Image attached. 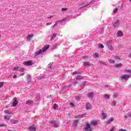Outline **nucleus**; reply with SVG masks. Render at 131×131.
I'll use <instances>...</instances> for the list:
<instances>
[{
    "mask_svg": "<svg viewBox=\"0 0 131 131\" xmlns=\"http://www.w3.org/2000/svg\"><path fill=\"white\" fill-rule=\"evenodd\" d=\"M49 48L50 45H46L43 48L39 49L38 51L35 52V57H37V56H39L40 54H42V53H45V52H47V51L49 50Z\"/></svg>",
    "mask_w": 131,
    "mask_h": 131,
    "instance_id": "nucleus-1",
    "label": "nucleus"
},
{
    "mask_svg": "<svg viewBox=\"0 0 131 131\" xmlns=\"http://www.w3.org/2000/svg\"><path fill=\"white\" fill-rule=\"evenodd\" d=\"M124 71L125 72H126V73H129V74H124L122 75L121 76V79L124 80H128V78H130V77H131V70L125 69Z\"/></svg>",
    "mask_w": 131,
    "mask_h": 131,
    "instance_id": "nucleus-2",
    "label": "nucleus"
},
{
    "mask_svg": "<svg viewBox=\"0 0 131 131\" xmlns=\"http://www.w3.org/2000/svg\"><path fill=\"white\" fill-rule=\"evenodd\" d=\"M79 122V120H75L72 124V126H73L74 129H76L77 128V125H78V123Z\"/></svg>",
    "mask_w": 131,
    "mask_h": 131,
    "instance_id": "nucleus-3",
    "label": "nucleus"
},
{
    "mask_svg": "<svg viewBox=\"0 0 131 131\" xmlns=\"http://www.w3.org/2000/svg\"><path fill=\"white\" fill-rule=\"evenodd\" d=\"M85 131H93V130L92 129V126H91V124L90 123H86V126L85 127Z\"/></svg>",
    "mask_w": 131,
    "mask_h": 131,
    "instance_id": "nucleus-4",
    "label": "nucleus"
},
{
    "mask_svg": "<svg viewBox=\"0 0 131 131\" xmlns=\"http://www.w3.org/2000/svg\"><path fill=\"white\" fill-rule=\"evenodd\" d=\"M23 64L25 66H31L33 64V62H32V60H29L24 62Z\"/></svg>",
    "mask_w": 131,
    "mask_h": 131,
    "instance_id": "nucleus-5",
    "label": "nucleus"
},
{
    "mask_svg": "<svg viewBox=\"0 0 131 131\" xmlns=\"http://www.w3.org/2000/svg\"><path fill=\"white\" fill-rule=\"evenodd\" d=\"M29 130L30 131H36V126L35 124H33L29 127Z\"/></svg>",
    "mask_w": 131,
    "mask_h": 131,
    "instance_id": "nucleus-6",
    "label": "nucleus"
},
{
    "mask_svg": "<svg viewBox=\"0 0 131 131\" xmlns=\"http://www.w3.org/2000/svg\"><path fill=\"white\" fill-rule=\"evenodd\" d=\"M49 123H51V124H53V127H59V124L56 123L55 121H49Z\"/></svg>",
    "mask_w": 131,
    "mask_h": 131,
    "instance_id": "nucleus-7",
    "label": "nucleus"
},
{
    "mask_svg": "<svg viewBox=\"0 0 131 131\" xmlns=\"http://www.w3.org/2000/svg\"><path fill=\"white\" fill-rule=\"evenodd\" d=\"M99 122V120H93L91 122V125H93V126H96V125H98Z\"/></svg>",
    "mask_w": 131,
    "mask_h": 131,
    "instance_id": "nucleus-8",
    "label": "nucleus"
},
{
    "mask_svg": "<svg viewBox=\"0 0 131 131\" xmlns=\"http://www.w3.org/2000/svg\"><path fill=\"white\" fill-rule=\"evenodd\" d=\"M113 58L114 59V60H115L116 61H117L118 62V61H120V60H121V59L120 58V57H119L118 56V54H115L113 56Z\"/></svg>",
    "mask_w": 131,
    "mask_h": 131,
    "instance_id": "nucleus-9",
    "label": "nucleus"
},
{
    "mask_svg": "<svg viewBox=\"0 0 131 131\" xmlns=\"http://www.w3.org/2000/svg\"><path fill=\"white\" fill-rule=\"evenodd\" d=\"M117 37H122V36H123V32L120 30H118L117 33Z\"/></svg>",
    "mask_w": 131,
    "mask_h": 131,
    "instance_id": "nucleus-10",
    "label": "nucleus"
},
{
    "mask_svg": "<svg viewBox=\"0 0 131 131\" xmlns=\"http://www.w3.org/2000/svg\"><path fill=\"white\" fill-rule=\"evenodd\" d=\"M120 24V21H119V20H117L115 21L114 24L113 25L114 28H116V27H118V25Z\"/></svg>",
    "mask_w": 131,
    "mask_h": 131,
    "instance_id": "nucleus-11",
    "label": "nucleus"
},
{
    "mask_svg": "<svg viewBox=\"0 0 131 131\" xmlns=\"http://www.w3.org/2000/svg\"><path fill=\"white\" fill-rule=\"evenodd\" d=\"M106 45H107L108 49H109V50H110L111 51H113V48L112 47V45H111V44L110 43V41H107L106 42Z\"/></svg>",
    "mask_w": 131,
    "mask_h": 131,
    "instance_id": "nucleus-12",
    "label": "nucleus"
},
{
    "mask_svg": "<svg viewBox=\"0 0 131 131\" xmlns=\"http://www.w3.org/2000/svg\"><path fill=\"white\" fill-rule=\"evenodd\" d=\"M18 101L16 100L15 98H13V101L12 102V107H16L18 105Z\"/></svg>",
    "mask_w": 131,
    "mask_h": 131,
    "instance_id": "nucleus-13",
    "label": "nucleus"
},
{
    "mask_svg": "<svg viewBox=\"0 0 131 131\" xmlns=\"http://www.w3.org/2000/svg\"><path fill=\"white\" fill-rule=\"evenodd\" d=\"M32 37H33V34H29L27 37V39L28 41H30Z\"/></svg>",
    "mask_w": 131,
    "mask_h": 131,
    "instance_id": "nucleus-14",
    "label": "nucleus"
},
{
    "mask_svg": "<svg viewBox=\"0 0 131 131\" xmlns=\"http://www.w3.org/2000/svg\"><path fill=\"white\" fill-rule=\"evenodd\" d=\"M85 116H86V114H83L81 115H79L78 116H76V118H82V117H84Z\"/></svg>",
    "mask_w": 131,
    "mask_h": 131,
    "instance_id": "nucleus-15",
    "label": "nucleus"
},
{
    "mask_svg": "<svg viewBox=\"0 0 131 131\" xmlns=\"http://www.w3.org/2000/svg\"><path fill=\"white\" fill-rule=\"evenodd\" d=\"M84 65L85 67H89V66H92V64L89 61L84 62Z\"/></svg>",
    "mask_w": 131,
    "mask_h": 131,
    "instance_id": "nucleus-16",
    "label": "nucleus"
},
{
    "mask_svg": "<svg viewBox=\"0 0 131 131\" xmlns=\"http://www.w3.org/2000/svg\"><path fill=\"white\" fill-rule=\"evenodd\" d=\"M92 104H91L90 103H88L86 104V109L87 110H90V109H91Z\"/></svg>",
    "mask_w": 131,
    "mask_h": 131,
    "instance_id": "nucleus-17",
    "label": "nucleus"
},
{
    "mask_svg": "<svg viewBox=\"0 0 131 131\" xmlns=\"http://www.w3.org/2000/svg\"><path fill=\"white\" fill-rule=\"evenodd\" d=\"M27 81L28 83H30L31 81V76L30 75H28Z\"/></svg>",
    "mask_w": 131,
    "mask_h": 131,
    "instance_id": "nucleus-18",
    "label": "nucleus"
},
{
    "mask_svg": "<svg viewBox=\"0 0 131 131\" xmlns=\"http://www.w3.org/2000/svg\"><path fill=\"white\" fill-rule=\"evenodd\" d=\"M115 68H119L120 67H122V63H117L115 66Z\"/></svg>",
    "mask_w": 131,
    "mask_h": 131,
    "instance_id": "nucleus-19",
    "label": "nucleus"
},
{
    "mask_svg": "<svg viewBox=\"0 0 131 131\" xmlns=\"http://www.w3.org/2000/svg\"><path fill=\"white\" fill-rule=\"evenodd\" d=\"M86 82H88L86 81H83L82 83L80 85V86L83 89L84 88V85H85Z\"/></svg>",
    "mask_w": 131,
    "mask_h": 131,
    "instance_id": "nucleus-20",
    "label": "nucleus"
},
{
    "mask_svg": "<svg viewBox=\"0 0 131 131\" xmlns=\"http://www.w3.org/2000/svg\"><path fill=\"white\" fill-rule=\"evenodd\" d=\"M93 97H94V93L93 92L89 93L88 94V98H91V99H93Z\"/></svg>",
    "mask_w": 131,
    "mask_h": 131,
    "instance_id": "nucleus-21",
    "label": "nucleus"
},
{
    "mask_svg": "<svg viewBox=\"0 0 131 131\" xmlns=\"http://www.w3.org/2000/svg\"><path fill=\"white\" fill-rule=\"evenodd\" d=\"M102 116L104 119L107 118V116H108V115L107 114H105V113L103 112L101 114Z\"/></svg>",
    "mask_w": 131,
    "mask_h": 131,
    "instance_id": "nucleus-22",
    "label": "nucleus"
},
{
    "mask_svg": "<svg viewBox=\"0 0 131 131\" xmlns=\"http://www.w3.org/2000/svg\"><path fill=\"white\" fill-rule=\"evenodd\" d=\"M11 117H12V116H8V115H6L4 117L5 119H6V120H10V119H11Z\"/></svg>",
    "mask_w": 131,
    "mask_h": 131,
    "instance_id": "nucleus-23",
    "label": "nucleus"
},
{
    "mask_svg": "<svg viewBox=\"0 0 131 131\" xmlns=\"http://www.w3.org/2000/svg\"><path fill=\"white\" fill-rule=\"evenodd\" d=\"M82 78H83V77H82V76H81V75H78L76 77V80H79V79H82Z\"/></svg>",
    "mask_w": 131,
    "mask_h": 131,
    "instance_id": "nucleus-24",
    "label": "nucleus"
},
{
    "mask_svg": "<svg viewBox=\"0 0 131 131\" xmlns=\"http://www.w3.org/2000/svg\"><path fill=\"white\" fill-rule=\"evenodd\" d=\"M56 36H57V34H56V33L53 34L51 37V40H54V39L56 38Z\"/></svg>",
    "mask_w": 131,
    "mask_h": 131,
    "instance_id": "nucleus-25",
    "label": "nucleus"
},
{
    "mask_svg": "<svg viewBox=\"0 0 131 131\" xmlns=\"http://www.w3.org/2000/svg\"><path fill=\"white\" fill-rule=\"evenodd\" d=\"M81 7L79 8L80 10H81V9H82V8H85V7H88V6H86V5H85L84 3H82V5H81Z\"/></svg>",
    "mask_w": 131,
    "mask_h": 131,
    "instance_id": "nucleus-26",
    "label": "nucleus"
},
{
    "mask_svg": "<svg viewBox=\"0 0 131 131\" xmlns=\"http://www.w3.org/2000/svg\"><path fill=\"white\" fill-rule=\"evenodd\" d=\"M57 107H58V104H57L56 103H54L53 104L52 108L54 109V110H56Z\"/></svg>",
    "mask_w": 131,
    "mask_h": 131,
    "instance_id": "nucleus-27",
    "label": "nucleus"
},
{
    "mask_svg": "<svg viewBox=\"0 0 131 131\" xmlns=\"http://www.w3.org/2000/svg\"><path fill=\"white\" fill-rule=\"evenodd\" d=\"M33 102V101H31L30 100H28L26 102V105H30Z\"/></svg>",
    "mask_w": 131,
    "mask_h": 131,
    "instance_id": "nucleus-28",
    "label": "nucleus"
},
{
    "mask_svg": "<svg viewBox=\"0 0 131 131\" xmlns=\"http://www.w3.org/2000/svg\"><path fill=\"white\" fill-rule=\"evenodd\" d=\"M57 47H58V45L57 44H54L52 48H51L52 50H55V49H57Z\"/></svg>",
    "mask_w": 131,
    "mask_h": 131,
    "instance_id": "nucleus-29",
    "label": "nucleus"
},
{
    "mask_svg": "<svg viewBox=\"0 0 131 131\" xmlns=\"http://www.w3.org/2000/svg\"><path fill=\"white\" fill-rule=\"evenodd\" d=\"M94 4H95V0H92L89 3V4L86 5V6H90V5H94Z\"/></svg>",
    "mask_w": 131,
    "mask_h": 131,
    "instance_id": "nucleus-30",
    "label": "nucleus"
},
{
    "mask_svg": "<svg viewBox=\"0 0 131 131\" xmlns=\"http://www.w3.org/2000/svg\"><path fill=\"white\" fill-rule=\"evenodd\" d=\"M104 99H108L110 98V96L108 94H105L104 95Z\"/></svg>",
    "mask_w": 131,
    "mask_h": 131,
    "instance_id": "nucleus-31",
    "label": "nucleus"
},
{
    "mask_svg": "<svg viewBox=\"0 0 131 131\" xmlns=\"http://www.w3.org/2000/svg\"><path fill=\"white\" fill-rule=\"evenodd\" d=\"M10 122H11L12 123H13V124H16V123H17V120H10Z\"/></svg>",
    "mask_w": 131,
    "mask_h": 131,
    "instance_id": "nucleus-32",
    "label": "nucleus"
},
{
    "mask_svg": "<svg viewBox=\"0 0 131 131\" xmlns=\"http://www.w3.org/2000/svg\"><path fill=\"white\" fill-rule=\"evenodd\" d=\"M108 62H110L112 64H114V63H115V60L110 59H108Z\"/></svg>",
    "mask_w": 131,
    "mask_h": 131,
    "instance_id": "nucleus-33",
    "label": "nucleus"
},
{
    "mask_svg": "<svg viewBox=\"0 0 131 131\" xmlns=\"http://www.w3.org/2000/svg\"><path fill=\"white\" fill-rule=\"evenodd\" d=\"M19 67H14L13 69V71H18L19 70Z\"/></svg>",
    "mask_w": 131,
    "mask_h": 131,
    "instance_id": "nucleus-34",
    "label": "nucleus"
},
{
    "mask_svg": "<svg viewBox=\"0 0 131 131\" xmlns=\"http://www.w3.org/2000/svg\"><path fill=\"white\" fill-rule=\"evenodd\" d=\"M80 72H77V71H76L73 73V75H74L75 74H80Z\"/></svg>",
    "mask_w": 131,
    "mask_h": 131,
    "instance_id": "nucleus-35",
    "label": "nucleus"
},
{
    "mask_svg": "<svg viewBox=\"0 0 131 131\" xmlns=\"http://www.w3.org/2000/svg\"><path fill=\"white\" fill-rule=\"evenodd\" d=\"M5 113H6V114H8V115L12 114V113L8 110H5Z\"/></svg>",
    "mask_w": 131,
    "mask_h": 131,
    "instance_id": "nucleus-36",
    "label": "nucleus"
},
{
    "mask_svg": "<svg viewBox=\"0 0 131 131\" xmlns=\"http://www.w3.org/2000/svg\"><path fill=\"white\" fill-rule=\"evenodd\" d=\"M98 48H99V49H104V45H103V44H102V43H100L99 45Z\"/></svg>",
    "mask_w": 131,
    "mask_h": 131,
    "instance_id": "nucleus-37",
    "label": "nucleus"
},
{
    "mask_svg": "<svg viewBox=\"0 0 131 131\" xmlns=\"http://www.w3.org/2000/svg\"><path fill=\"white\" fill-rule=\"evenodd\" d=\"M0 127H7V125L5 124H0Z\"/></svg>",
    "mask_w": 131,
    "mask_h": 131,
    "instance_id": "nucleus-38",
    "label": "nucleus"
},
{
    "mask_svg": "<svg viewBox=\"0 0 131 131\" xmlns=\"http://www.w3.org/2000/svg\"><path fill=\"white\" fill-rule=\"evenodd\" d=\"M18 70L21 72H24V70H25V69H24V68H20L19 69H18Z\"/></svg>",
    "mask_w": 131,
    "mask_h": 131,
    "instance_id": "nucleus-39",
    "label": "nucleus"
},
{
    "mask_svg": "<svg viewBox=\"0 0 131 131\" xmlns=\"http://www.w3.org/2000/svg\"><path fill=\"white\" fill-rule=\"evenodd\" d=\"M113 120H114V118H111L108 120V122L110 123V122H112V121H113Z\"/></svg>",
    "mask_w": 131,
    "mask_h": 131,
    "instance_id": "nucleus-40",
    "label": "nucleus"
},
{
    "mask_svg": "<svg viewBox=\"0 0 131 131\" xmlns=\"http://www.w3.org/2000/svg\"><path fill=\"white\" fill-rule=\"evenodd\" d=\"M45 78H46V76L39 77V79H40V80H43Z\"/></svg>",
    "mask_w": 131,
    "mask_h": 131,
    "instance_id": "nucleus-41",
    "label": "nucleus"
},
{
    "mask_svg": "<svg viewBox=\"0 0 131 131\" xmlns=\"http://www.w3.org/2000/svg\"><path fill=\"white\" fill-rule=\"evenodd\" d=\"M4 84H5L4 82H0V89H1V88H3V86H4Z\"/></svg>",
    "mask_w": 131,
    "mask_h": 131,
    "instance_id": "nucleus-42",
    "label": "nucleus"
},
{
    "mask_svg": "<svg viewBox=\"0 0 131 131\" xmlns=\"http://www.w3.org/2000/svg\"><path fill=\"white\" fill-rule=\"evenodd\" d=\"M118 11V8H115L113 12L114 14H116V13H117Z\"/></svg>",
    "mask_w": 131,
    "mask_h": 131,
    "instance_id": "nucleus-43",
    "label": "nucleus"
},
{
    "mask_svg": "<svg viewBox=\"0 0 131 131\" xmlns=\"http://www.w3.org/2000/svg\"><path fill=\"white\" fill-rule=\"evenodd\" d=\"M70 106H71L73 107H75V104H74V103L73 102H70Z\"/></svg>",
    "mask_w": 131,
    "mask_h": 131,
    "instance_id": "nucleus-44",
    "label": "nucleus"
},
{
    "mask_svg": "<svg viewBox=\"0 0 131 131\" xmlns=\"http://www.w3.org/2000/svg\"><path fill=\"white\" fill-rule=\"evenodd\" d=\"M94 56L96 58H99V53H94Z\"/></svg>",
    "mask_w": 131,
    "mask_h": 131,
    "instance_id": "nucleus-45",
    "label": "nucleus"
},
{
    "mask_svg": "<svg viewBox=\"0 0 131 131\" xmlns=\"http://www.w3.org/2000/svg\"><path fill=\"white\" fill-rule=\"evenodd\" d=\"M67 10H68V8H63L61 9V11H62V12H66V11H67Z\"/></svg>",
    "mask_w": 131,
    "mask_h": 131,
    "instance_id": "nucleus-46",
    "label": "nucleus"
},
{
    "mask_svg": "<svg viewBox=\"0 0 131 131\" xmlns=\"http://www.w3.org/2000/svg\"><path fill=\"white\" fill-rule=\"evenodd\" d=\"M112 105L113 106H114L115 105H116V101L114 100V101L112 102Z\"/></svg>",
    "mask_w": 131,
    "mask_h": 131,
    "instance_id": "nucleus-47",
    "label": "nucleus"
},
{
    "mask_svg": "<svg viewBox=\"0 0 131 131\" xmlns=\"http://www.w3.org/2000/svg\"><path fill=\"white\" fill-rule=\"evenodd\" d=\"M127 118H128V116L126 115L124 116V119L126 120V119H127Z\"/></svg>",
    "mask_w": 131,
    "mask_h": 131,
    "instance_id": "nucleus-48",
    "label": "nucleus"
},
{
    "mask_svg": "<svg viewBox=\"0 0 131 131\" xmlns=\"http://www.w3.org/2000/svg\"><path fill=\"white\" fill-rule=\"evenodd\" d=\"M76 98L77 100H78V101H79V100L81 99L80 96H76Z\"/></svg>",
    "mask_w": 131,
    "mask_h": 131,
    "instance_id": "nucleus-49",
    "label": "nucleus"
},
{
    "mask_svg": "<svg viewBox=\"0 0 131 131\" xmlns=\"http://www.w3.org/2000/svg\"><path fill=\"white\" fill-rule=\"evenodd\" d=\"M66 20H67V18H64L61 20H60V22H63V21H66Z\"/></svg>",
    "mask_w": 131,
    "mask_h": 131,
    "instance_id": "nucleus-50",
    "label": "nucleus"
},
{
    "mask_svg": "<svg viewBox=\"0 0 131 131\" xmlns=\"http://www.w3.org/2000/svg\"><path fill=\"white\" fill-rule=\"evenodd\" d=\"M128 118H130V119H131V113H129L128 114Z\"/></svg>",
    "mask_w": 131,
    "mask_h": 131,
    "instance_id": "nucleus-51",
    "label": "nucleus"
},
{
    "mask_svg": "<svg viewBox=\"0 0 131 131\" xmlns=\"http://www.w3.org/2000/svg\"><path fill=\"white\" fill-rule=\"evenodd\" d=\"M71 122V120H68L67 122V124H68L69 123H70Z\"/></svg>",
    "mask_w": 131,
    "mask_h": 131,
    "instance_id": "nucleus-52",
    "label": "nucleus"
},
{
    "mask_svg": "<svg viewBox=\"0 0 131 131\" xmlns=\"http://www.w3.org/2000/svg\"><path fill=\"white\" fill-rule=\"evenodd\" d=\"M52 64L53 63H50L48 66V68H51V65H52Z\"/></svg>",
    "mask_w": 131,
    "mask_h": 131,
    "instance_id": "nucleus-53",
    "label": "nucleus"
},
{
    "mask_svg": "<svg viewBox=\"0 0 131 131\" xmlns=\"http://www.w3.org/2000/svg\"><path fill=\"white\" fill-rule=\"evenodd\" d=\"M83 59H84V60H88V57L85 56L83 57Z\"/></svg>",
    "mask_w": 131,
    "mask_h": 131,
    "instance_id": "nucleus-54",
    "label": "nucleus"
},
{
    "mask_svg": "<svg viewBox=\"0 0 131 131\" xmlns=\"http://www.w3.org/2000/svg\"><path fill=\"white\" fill-rule=\"evenodd\" d=\"M119 131H126V130L121 128L119 130Z\"/></svg>",
    "mask_w": 131,
    "mask_h": 131,
    "instance_id": "nucleus-55",
    "label": "nucleus"
},
{
    "mask_svg": "<svg viewBox=\"0 0 131 131\" xmlns=\"http://www.w3.org/2000/svg\"><path fill=\"white\" fill-rule=\"evenodd\" d=\"M117 96H118L117 94H114L113 97L115 99V98H116L117 97Z\"/></svg>",
    "mask_w": 131,
    "mask_h": 131,
    "instance_id": "nucleus-56",
    "label": "nucleus"
},
{
    "mask_svg": "<svg viewBox=\"0 0 131 131\" xmlns=\"http://www.w3.org/2000/svg\"><path fill=\"white\" fill-rule=\"evenodd\" d=\"M13 78H17V75H14L13 76Z\"/></svg>",
    "mask_w": 131,
    "mask_h": 131,
    "instance_id": "nucleus-57",
    "label": "nucleus"
},
{
    "mask_svg": "<svg viewBox=\"0 0 131 131\" xmlns=\"http://www.w3.org/2000/svg\"><path fill=\"white\" fill-rule=\"evenodd\" d=\"M99 64H105V62H104L103 61H101L99 62Z\"/></svg>",
    "mask_w": 131,
    "mask_h": 131,
    "instance_id": "nucleus-58",
    "label": "nucleus"
},
{
    "mask_svg": "<svg viewBox=\"0 0 131 131\" xmlns=\"http://www.w3.org/2000/svg\"><path fill=\"white\" fill-rule=\"evenodd\" d=\"M114 128H112L109 131H114Z\"/></svg>",
    "mask_w": 131,
    "mask_h": 131,
    "instance_id": "nucleus-59",
    "label": "nucleus"
},
{
    "mask_svg": "<svg viewBox=\"0 0 131 131\" xmlns=\"http://www.w3.org/2000/svg\"><path fill=\"white\" fill-rule=\"evenodd\" d=\"M51 18H53V16H50L48 17V19H51Z\"/></svg>",
    "mask_w": 131,
    "mask_h": 131,
    "instance_id": "nucleus-60",
    "label": "nucleus"
},
{
    "mask_svg": "<svg viewBox=\"0 0 131 131\" xmlns=\"http://www.w3.org/2000/svg\"><path fill=\"white\" fill-rule=\"evenodd\" d=\"M24 75V73H22L20 74V76H23Z\"/></svg>",
    "mask_w": 131,
    "mask_h": 131,
    "instance_id": "nucleus-61",
    "label": "nucleus"
},
{
    "mask_svg": "<svg viewBox=\"0 0 131 131\" xmlns=\"http://www.w3.org/2000/svg\"><path fill=\"white\" fill-rule=\"evenodd\" d=\"M47 25H51V23H48L47 24Z\"/></svg>",
    "mask_w": 131,
    "mask_h": 131,
    "instance_id": "nucleus-62",
    "label": "nucleus"
},
{
    "mask_svg": "<svg viewBox=\"0 0 131 131\" xmlns=\"http://www.w3.org/2000/svg\"><path fill=\"white\" fill-rule=\"evenodd\" d=\"M71 86V85H68V86H67V88L68 89V88H70Z\"/></svg>",
    "mask_w": 131,
    "mask_h": 131,
    "instance_id": "nucleus-63",
    "label": "nucleus"
},
{
    "mask_svg": "<svg viewBox=\"0 0 131 131\" xmlns=\"http://www.w3.org/2000/svg\"><path fill=\"white\" fill-rule=\"evenodd\" d=\"M128 57H129V58H131V53H130V54L128 55Z\"/></svg>",
    "mask_w": 131,
    "mask_h": 131,
    "instance_id": "nucleus-64",
    "label": "nucleus"
}]
</instances>
